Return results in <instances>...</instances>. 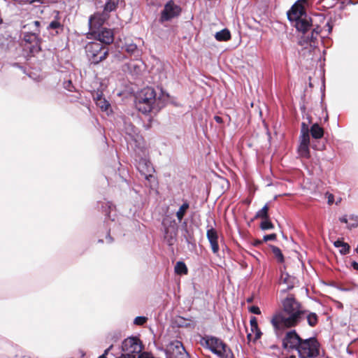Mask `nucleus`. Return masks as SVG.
Listing matches in <instances>:
<instances>
[{
	"instance_id": "a18cd8bd",
	"label": "nucleus",
	"mask_w": 358,
	"mask_h": 358,
	"mask_svg": "<svg viewBox=\"0 0 358 358\" xmlns=\"http://www.w3.org/2000/svg\"><path fill=\"white\" fill-rule=\"evenodd\" d=\"M113 348V345H110L108 348L105 350L103 355H101L99 358H107V355L108 354V352L110 350V349Z\"/></svg>"
},
{
	"instance_id": "4d7b16f0",
	"label": "nucleus",
	"mask_w": 358,
	"mask_h": 358,
	"mask_svg": "<svg viewBox=\"0 0 358 358\" xmlns=\"http://www.w3.org/2000/svg\"><path fill=\"white\" fill-rule=\"evenodd\" d=\"M328 358V357H327Z\"/></svg>"
},
{
	"instance_id": "412c9836",
	"label": "nucleus",
	"mask_w": 358,
	"mask_h": 358,
	"mask_svg": "<svg viewBox=\"0 0 358 358\" xmlns=\"http://www.w3.org/2000/svg\"><path fill=\"white\" fill-rule=\"evenodd\" d=\"M310 134L313 138L320 139L324 136V129L317 123H315L309 128Z\"/></svg>"
},
{
	"instance_id": "c9c22d12",
	"label": "nucleus",
	"mask_w": 358,
	"mask_h": 358,
	"mask_svg": "<svg viewBox=\"0 0 358 358\" xmlns=\"http://www.w3.org/2000/svg\"><path fill=\"white\" fill-rule=\"evenodd\" d=\"M260 228L262 230L272 229L274 228L273 224L271 222L270 217L263 220L260 224Z\"/></svg>"
},
{
	"instance_id": "f704fd0d",
	"label": "nucleus",
	"mask_w": 358,
	"mask_h": 358,
	"mask_svg": "<svg viewBox=\"0 0 358 358\" xmlns=\"http://www.w3.org/2000/svg\"><path fill=\"white\" fill-rule=\"evenodd\" d=\"M320 3L324 10L333 8L336 6L335 0H320Z\"/></svg>"
},
{
	"instance_id": "0eeeda50",
	"label": "nucleus",
	"mask_w": 358,
	"mask_h": 358,
	"mask_svg": "<svg viewBox=\"0 0 358 358\" xmlns=\"http://www.w3.org/2000/svg\"><path fill=\"white\" fill-rule=\"evenodd\" d=\"M122 350L124 353L136 357V356L143 351V345L139 338L136 337H129L122 342Z\"/></svg>"
},
{
	"instance_id": "c756f323",
	"label": "nucleus",
	"mask_w": 358,
	"mask_h": 358,
	"mask_svg": "<svg viewBox=\"0 0 358 358\" xmlns=\"http://www.w3.org/2000/svg\"><path fill=\"white\" fill-rule=\"evenodd\" d=\"M189 204L186 201L182 203V205L180 207L178 210L176 212V217L180 222L183 219V217H184L185 215L186 214V212L189 209Z\"/></svg>"
},
{
	"instance_id": "f3484780",
	"label": "nucleus",
	"mask_w": 358,
	"mask_h": 358,
	"mask_svg": "<svg viewBox=\"0 0 358 358\" xmlns=\"http://www.w3.org/2000/svg\"><path fill=\"white\" fill-rule=\"evenodd\" d=\"M206 237L210 243L213 253L217 255L220 247L218 243L219 236L217 230L213 227L208 229L206 231Z\"/></svg>"
},
{
	"instance_id": "37998d69",
	"label": "nucleus",
	"mask_w": 358,
	"mask_h": 358,
	"mask_svg": "<svg viewBox=\"0 0 358 358\" xmlns=\"http://www.w3.org/2000/svg\"><path fill=\"white\" fill-rule=\"evenodd\" d=\"M327 198H328V201H327V203L329 205H332L334 202V196L333 194H329L327 193Z\"/></svg>"
},
{
	"instance_id": "9d476101",
	"label": "nucleus",
	"mask_w": 358,
	"mask_h": 358,
	"mask_svg": "<svg viewBox=\"0 0 358 358\" xmlns=\"http://www.w3.org/2000/svg\"><path fill=\"white\" fill-rule=\"evenodd\" d=\"M295 330L287 332L282 340V347L287 350H296L299 351L301 343L303 341Z\"/></svg>"
},
{
	"instance_id": "473e14b6",
	"label": "nucleus",
	"mask_w": 358,
	"mask_h": 358,
	"mask_svg": "<svg viewBox=\"0 0 358 358\" xmlns=\"http://www.w3.org/2000/svg\"><path fill=\"white\" fill-rule=\"evenodd\" d=\"M337 248H339V252L341 255H345L349 252L350 246L349 244L337 239Z\"/></svg>"
},
{
	"instance_id": "3c124183",
	"label": "nucleus",
	"mask_w": 358,
	"mask_h": 358,
	"mask_svg": "<svg viewBox=\"0 0 358 358\" xmlns=\"http://www.w3.org/2000/svg\"><path fill=\"white\" fill-rule=\"evenodd\" d=\"M352 265L355 269L358 270V263H357L356 262H352Z\"/></svg>"
},
{
	"instance_id": "f257e3e1",
	"label": "nucleus",
	"mask_w": 358,
	"mask_h": 358,
	"mask_svg": "<svg viewBox=\"0 0 358 358\" xmlns=\"http://www.w3.org/2000/svg\"><path fill=\"white\" fill-rule=\"evenodd\" d=\"M283 313L274 314L271 323L276 331L285 328L296 327L304 318L306 310L294 296L290 295L282 301Z\"/></svg>"
},
{
	"instance_id": "79ce46f5",
	"label": "nucleus",
	"mask_w": 358,
	"mask_h": 358,
	"mask_svg": "<svg viewBox=\"0 0 358 358\" xmlns=\"http://www.w3.org/2000/svg\"><path fill=\"white\" fill-rule=\"evenodd\" d=\"M250 327H258L257 319L252 316L250 320Z\"/></svg>"
},
{
	"instance_id": "49530a36",
	"label": "nucleus",
	"mask_w": 358,
	"mask_h": 358,
	"mask_svg": "<svg viewBox=\"0 0 358 358\" xmlns=\"http://www.w3.org/2000/svg\"><path fill=\"white\" fill-rule=\"evenodd\" d=\"M264 243V240H259V239H256L254 241L252 245L255 247H258L259 245H260L261 244H262Z\"/></svg>"
},
{
	"instance_id": "7c9ffc66",
	"label": "nucleus",
	"mask_w": 358,
	"mask_h": 358,
	"mask_svg": "<svg viewBox=\"0 0 358 358\" xmlns=\"http://www.w3.org/2000/svg\"><path fill=\"white\" fill-rule=\"evenodd\" d=\"M175 272L178 275H186L188 273V269L183 262H178L175 266Z\"/></svg>"
},
{
	"instance_id": "1a4fd4ad",
	"label": "nucleus",
	"mask_w": 358,
	"mask_h": 358,
	"mask_svg": "<svg viewBox=\"0 0 358 358\" xmlns=\"http://www.w3.org/2000/svg\"><path fill=\"white\" fill-rule=\"evenodd\" d=\"M24 47L29 50L30 56H34L41 50V39L38 37V33L28 32L24 35Z\"/></svg>"
},
{
	"instance_id": "a211bd4d",
	"label": "nucleus",
	"mask_w": 358,
	"mask_h": 358,
	"mask_svg": "<svg viewBox=\"0 0 358 358\" xmlns=\"http://www.w3.org/2000/svg\"><path fill=\"white\" fill-rule=\"evenodd\" d=\"M311 22V19L308 17L307 15H305L303 17L294 21V26L298 31L306 34L308 29L312 26Z\"/></svg>"
},
{
	"instance_id": "603ef678",
	"label": "nucleus",
	"mask_w": 358,
	"mask_h": 358,
	"mask_svg": "<svg viewBox=\"0 0 358 358\" xmlns=\"http://www.w3.org/2000/svg\"><path fill=\"white\" fill-rule=\"evenodd\" d=\"M246 301L247 303H250L253 301V297L252 296H250V297H248L247 299H246Z\"/></svg>"
},
{
	"instance_id": "20e7f679",
	"label": "nucleus",
	"mask_w": 358,
	"mask_h": 358,
	"mask_svg": "<svg viewBox=\"0 0 358 358\" xmlns=\"http://www.w3.org/2000/svg\"><path fill=\"white\" fill-rule=\"evenodd\" d=\"M85 52L92 64H98L108 57L109 48L98 41H92L86 45Z\"/></svg>"
},
{
	"instance_id": "39448f33",
	"label": "nucleus",
	"mask_w": 358,
	"mask_h": 358,
	"mask_svg": "<svg viewBox=\"0 0 358 358\" xmlns=\"http://www.w3.org/2000/svg\"><path fill=\"white\" fill-rule=\"evenodd\" d=\"M320 343L315 337L304 339L298 353L301 358H315L320 354Z\"/></svg>"
},
{
	"instance_id": "cd10ccee",
	"label": "nucleus",
	"mask_w": 358,
	"mask_h": 358,
	"mask_svg": "<svg viewBox=\"0 0 358 358\" xmlns=\"http://www.w3.org/2000/svg\"><path fill=\"white\" fill-rule=\"evenodd\" d=\"M306 317L308 324L310 327H315L318 323V316L315 313H310L306 310L304 317Z\"/></svg>"
},
{
	"instance_id": "4468645a",
	"label": "nucleus",
	"mask_w": 358,
	"mask_h": 358,
	"mask_svg": "<svg viewBox=\"0 0 358 358\" xmlns=\"http://www.w3.org/2000/svg\"><path fill=\"white\" fill-rule=\"evenodd\" d=\"M306 15V10L301 1H296L288 10L287 18L289 21H294L303 17Z\"/></svg>"
},
{
	"instance_id": "5fc2aeb1",
	"label": "nucleus",
	"mask_w": 358,
	"mask_h": 358,
	"mask_svg": "<svg viewBox=\"0 0 358 358\" xmlns=\"http://www.w3.org/2000/svg\"><path fill=\"white\" fill-rule=\"evenodd\" d=\"M336 305H337V308H341L343 306L342 303L338 301H337Z\"/></svg>"
},
{
	"instance_id": "864d4df0",
	"label": "nucleus",
	"mask_w": 358,
	"mask_h": 358,
	"mask_svg": "<svg viewBox=\"0 0 358 358\" xmlns=\"http://www.w3.org/2000/svg\"><path fill=\"white\" fill-rule=\"evenodd\" d=\"M106 238H108V241H109L110 243L113 241V238H112V237L110 236V234H109V233L108 234V235H107V236H106Z\"/></svg>"
},
{
	"instance_id": "bb28decb",
	"label": "nucleus",
	"mask_w": 358,
	"mask_h": 358,
	"mask_svg": "<svg viewBox=\"0 0 358 358\" xmlns=\"http://www.w3.org/2000/svg\"><path fill=\"white\" fill-rule=\"evenodd\" d=\"M47 29H54L56 34H59L64 31V25L58 20H55L49 24Z\"/></svg>"
},
{
	"instance_id": "e433bc0d",
	"label": "nucleus",
	"mask_w": 358,
	"mask_h": 358,
	"mask_svg": "<svg viewBox=\"0 0 358 358\" xmlns=\"http://www.w3.org/2000/svg\"><path fill=\"white\" fill-rule=\"evenodd\" d=\"M148 320L146 317L138 316L134 319V324L138 326L143 325Z\"/></svg>"
},
{
	"instance_id": "6e6552de",
	"label": "nucleus",
	"mask_w": 358,
	"mask_h": 358,
	"mask_svg": "<svg viewBox=\"0 0 358 358\" xmlns=\"http://www.w3.org/2000/svg\"><path fill=\"white\" fill-rule=\"evenodd\" d=\"M166 358H190L182 342L175 340L167 345L165 350Z\"/></svg>"
},
{
	"instance_id": "4c0bfd02",
	"label": "nucleus",
	"mask_w": 358,
	"mask_h": 358,
	"mask_svg": "<svg viewBox=\"0 0 358 358\" xmlns=\"http://www.w3.org/2000/svg\"><path fill=\"white\" fill-rule=\"evenodd\" d=\"M136 358H155L151 352H141L137 356Z\"/></svg>"
},
{
	"instance_id": "c85d7f7f",
	"label": "nucleus",
	"mask_w": 358,
	"mask_h": 358,
	"mask_svg": "<svg viewBox=\"0 0 358 358\" xmlns=\"http://www.w3.org/2000/svg\"><path fill=\"white\" fill-rule=\"evenodd\" d=\"M280 281L287 285V289H291L294 287V278L287 273H282Z\"/></svg>"
},
{
	"instance_id": "09e8293b",
	"label": "nucleus",
	"mask_w": 358,
	"mask_h": 358,
	"mask_svg": "<svg viewBox=\"0 0 358 358\" xmlns=\"http://www.w3.org/2000/svg\"><path fill=\"white\" fill-rule=\"evenodd\" d=\"M118 358H136L135 357H131L128 354L123 353L120 357Z\"/></svg>"
},
{
	"instance_id": "f8f14e48",
	"label": "nucleus",
	"mask_w": 358,
	"mask_h": 358,
	"mask_svg": "<svg viewBox=\"0 0 358 358\" xmlns=\"http://www.w3.org/2000/svg\"><path fill=\"white\" fill-rule=\"evenodd\" d=\"M180 12V7L175 4L173 1H169L165 4L164 8L162 11L160 21L163 22L164 21L170 20L171 19L178 16Z\"/></svg>"
},
{
	"instance_id": "c03bdc74",
	"label": "nucleus",
	"mask_w": 358,
	"mask_h": 358,
	"mask_svg": "<svg viewBox=\"0 0 358 358\" xmlns=\"http://www.w3.org/2000/svg\"><path fill=\"white\" fill-rule=\"evenodd\" d=\"M31 24H33L35 27V29H34V31H38V33L40 32L39 28H40L41 23L39 21H38V20L34 21L33 22H31Z\"/></svg>"
},
{
	"instance_id": "423d86ee",
	"label": "nucleus",
	"mask_w": 358,
	"mask_h": 358,
	"mask_svg": "<svg viewBox=\"0 0 358 358\" xmlns=\"http://www.w3.org/2000/svg\"><path fill=\"white\" fill-rule=\"evenodd\" d=\"M300 144L298 148V153L300 157L303 158L310 157V137L309 127L306 122H302L301 125Z\"/></svg>"
},
{
	"instance_id": "ddd939ff",
	"label": "nucleus",
	"mask_w": 358,
	"mask_h": 358,
	"mask_svg": "<svg viewBox=\"0 0 358 358\" xmlns=\"http://www.w3.org/2000/svg\"><path fill=\"white\" fill-rule=\"evenodd\" d=\"M92 37L103 45H108L114 41L113 32L111 29L101 28L99 30L94 31V34H91Z\"/></svg>"
},
{
	"instance_id": "6e6d98bb",
	"label": "nucleus",
	"mask_w": 358,
	"mask_h": 358,
	"mask_svg": "<svg viewBox=\"0 0 358 358\" xmlns=\"http://www.w3.org/2000/svg\"><path fill=\"white\" fill-rule=\"evenodd\" d=\"M355 251H356V252H357V253H358V245H357V247L356 248Z\"/></svg>"
},
{
	"instance_id": "5701e85b",
	"label": "nucleus",
	"mask_w": 358,
	"mask_h": 358,
	"mask_svg": "<svg viewBox=\"0 0 358 358\" xmlns=\"http://www.w3.org/2000/svg\"><path fill=\"white\" fill-rule=\"evenodd\" d=\"M251 332L250 334H248L247 336V338L249 341H252L253 342H256L257 340H259L262 333L260 330V329L258 327H250Z\"/></svg>"
},
{
	"instance_id": "de8ad7c7",
	"label": "nucleus",
	"mask_w": 358,
	"mask_h": 358,
	"mask_svg": "<svg viewBox=\"0 0 358 358\" xmlns=\"http://www.w3.org/2000/svg\"><path fill=\"white\" fill-rule=\"evenodd\" d=\"M214 120H215L216 122H217L219 124H222L223 122L222 118L220 116H218V115H215L214 117Z\"/></svg>"
},
{
	"instance_id": "a19ab883",
	"label": "nucleus",
	"mask_w": 358,
	"mask_h": 358,
	"mask_svg": "<svg viewBox=\"0 0 358 358\" xmlns=\"http://www.w3.org/2000/svg\"><path fill=\"white\" fill-rule=\"evenodd\" d=\"M248 310L252 313H254L256 315L261 314V310L258 306H252L250 307Z\"/></svg>"
},
{
	"instance_id": "8fccbe9b",
	"label": "nucleus",
	"mask_w": 358,
	"mask_h": 358,
	"mask_svg": "<svg viewBox=\"0 0 358 358\" xmlns=\"http://www.w3.org/2000/svg\"><path fill=\"white\" fill-rule=\"evenodd\" d=\"M329 238L331 241V243L334 244V246H336V241L334 240V237L332 236L331 234L329 235Z\"/></svg>"
},
{
	"instance_id": "f03ea898",
	"label": "nucleus",
	"mask_w": 358,
	"mask_h": 358,
	"mask_svg": "<svg viewBox=\"0 0 358 358\" xmlns=\"http://www.w3.org/2000/svg\"><path fill=\"white\" fill-rule=\"evenodd\" d=\"M136 107L143 114H148L156 108V92L152 87L141 90L136 96Z\"/></svg>"
},
{
	"instance_id": "2eb2a0df",
	"label": "nucleus",
	"mask_w": 358,
	"mask_h": 358,
	"mask_svg": "<svg viewBox=\"0 0 358 358\" xmlns=\"http://www.w3.org/2000/svg\"><path fill=\"white\" fill-rule=\"evenodd\" d=\"M137 169L145 180H150L153 177L154 169L150 162L145 159H141L138 163Z\"/></svg>"
},
{
	"instance_id": "58836bf2",
	"label": "nucleus",
	"mask_w": 358,
	"mask_h": 358,
	"mask_svg": "<svg viewBox=\"0 0 358 358\" xmlns=\"http://www.w3.org/2000/svg\"><path fill=\"white\" fill-rule=\"evenodd\" d=\"M276 238H277L276 234H271L265 235L263 237L264 242H266L268 241H275V240H276Z\"/></svg>"
},
{
	"instance_id": "b1692460",
	"label": "nucleus",
	"mask_w": 358,
	"mask_h": 358,
	"mask_svg": "<svg viewBox=\"0 0 358 358\" xmlns=\"http://www.w3.org/2000/svg\"><path fill=\"white\" fill-rule=\"evenodd\" d=\"M268 210H269V207H268V204L264 205L262 209H260L259 210H258L256 213L254 218L252 219L251 221L252 222L256 219L265 220V219L268 218L269 217Z\"/></svg>"
},
{
	"instance_id": "aec40b11",
	"label": "nucleus",
	"mask_w": 358,
	"mask_h": 358,
	"mask_svg": "<svg viewBox=\"0 0 358 358\" xmlns=\"http://www.w3.org/2000/svg\"><path fill=\"white\" fill-rule=\"evenodd\" d=\"M94 99L96 106L99 107L103 111H106L110 106L108 101L103 97L102 93L97 92L96 96H94Z\"/></svg>"
},
{
	"instance_id": "ea45409f",
	"label": "nucleus",
	"mask_w": 358,
	"mask_h": 358,
	"mask_svg": "<svg viewBox=\"0 0 358 358\" xmlns=\"http://www.w3.org/2000/svg\"><path fill=\"white\" fill-rule=\"evenodd\" d=\"M179 320H180V322H178V325L180 327H190V323H189V320H185L183 317H179Z\"/></svg>"
},
{
	"instance_id": "72a5a7b5",
	"label": "nucleus",
	"mask_w": 358,
	"mask_h": 358,
	"mask_svg": "<svg viewBox=\"0 0 358 358\" xmlns=\"http://www.w3.org/2000/svg\"><path fill=\"white\" fill-rule=\"evenodd\" d=\"M125 50L131 55H138V50L137 45L134 43H129L125 45Z\"/></svg>"
},
{
	"instance_id": "6ab92c4d",
	"label": "nucleus",
	"mask_w": 358,
	"mask_h": 358,
	"mask_svg": "<svg viewBox=\"0 0 358 358\" xmlns=\"http://www.w3.org/2000/svg\"><path fill=\"white\" fill-rule=\"evenodd\" d=\"M339 221L346 224V227L348 229L358 227V216L353 214L345 215L339 218Z\"/></svg>"
},
{
	"instance_id": "dca6fc26",
	"label": "nucleus",
	"mask_w": 358,
	"mask_h": 358,
	"mask_svg": "<svg viewBox=\"0 0 358 358\" xmlns=\"http://www.w3.org/2000/svg\"><path fill=\"white\" fill-rule=\"evenodd\" d=\"M321 31V29L319 27L313 29L310 33V35L308 34L307 36H303L301 40L299 41V45H303L305 44H308L312 48H315L317 43V37Z\"/></svg>"
},
{
	"instance_id": "393cba45",
	"label": "nucleus",
	"mask_w": 358,
	"mask_h": 358,
	"mask_svg": "<svg viewBox=\"0 0 358 358\" xmlns=\"http://www.w3.org/2000/svg\"><path fill=\"white\" fill-rule=\"evenodd\" d=\"M118 3L119 0H106L103 12L108 15L109 13L116 10Z\"/></svg>"
},
{
	"instance_id": "9b49d317",
	"label": "nucleus",
	"mask_w": 358,
	"mask_h": 358,
	"mask_svg": "<svg viewBox=\"0 0 358 358\" xmlns=\"http://www.w3.org/2000/svg\"><path fill=\"white\" fill-rule=\"evenodd\" d=\"M109 17V15L106 13H96L94 15H91L89 19V27L90 32L89 35L94 34V31L101 29L104 24V22Z\"/></svg>"
},
{
	"instance_id": "a878e982",
	"label": "nucleus",
	"mask_w": 358,
	"mask_h": 358,
	"mask_svg": "<svg viewBox=\"0 0 358 358\" xmlns=\"http://www.w3.org/2000/svg\"><path fill=\"white\" fill-rule=\"evenodd\" d=\"M215 37L218 41H227L231 38V34L227 29H224L217 32Z\"/></svg>"
},
{
	"instance_id": "2f4dec72",
	"label": "nucleus",
	"mask_w": 358,
	"mask_h": 358,
	"mask_svg": "<svg viewBox=\"0 0 358 358\" xmlns=\"http://www.w3.org/2000/svg\"><path fill=\"white\" fill-rule=\"evenodd\" d=\"M272 252L274 257L276 258L277 261L280 263H282L285 261L284 255L281 251V250L275 246V245H270Z\"/></svg>"
},
{
	"instance_id": "4be33fe9",
	"label": "nucleus",
	"mask_w": 358,
	"mask_h": 358,
	"mask_svg": "<svg viewBox=\"0 0 358 358\" xmlns=\"http://www.w3.org/2000/svg\"><path fill=\"white\" fill-rule=\"evenodd\" d=\"M162 224L164 227V234L166 236H168L169 228L173 227V229H175L176 225L175 220H172L171 217L169 216H166L163 218Z\"/></svg>"
},
{
	"instance_id": "7ed1b4c3",
	"label": "nucleus",
	"mask_w": 358,
	"mask_h": 358,
	"mask_svg": "<svg viewBox=\"0 0 358 358\" xmlns=\"http://www.w3.org/2000/svg\"><path fill=\"white\" fill-rule=\"evenodd\" d=\"M203 340L206 348L219 358H235L231 348L222 339L213 336H206Z\"/></svg>"
}]
</instances>
